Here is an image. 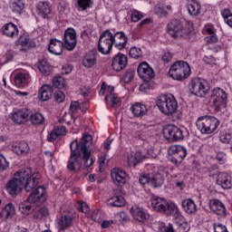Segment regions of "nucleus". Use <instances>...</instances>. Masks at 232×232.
<instances>
[{
  "mask_svg": "<svg viewBox=\"0 0 232 232\" xmlns=\"http://www.w3.org/2000/svg\"><path fill=\"white\" fill-rule=\"evenodd\" d=\"M93 138L90 134H83L81 141L73 140L70 144L71 156L68 160L67 168L70 171H79L82 168H92L95 163V157L92 155V146Z\"/></svg>",
  "mask_w": 232,
  "mask_h": 232,
  "instance_id": "nucleus-1",
  "label": "nucleus"
},
{
  "mask_svg": "<svg viewBox=\"0 0 232 232\" xmlns=\"http://www.w3.org/2000/svg\"><path fill=\"white\" fill-rule=\"evenodd\" d=\"M113 44L117 50H122L124 48V42L121 43L119 40H115L113 37V34L109 30L103 32L99 40L98 44V52L102 53L103 55H108L110 52H111V48H113Z\"/></svg>",
  "mask_w": 232,
  "mask_h": 232,
  "instance_id": "nucleus-2",
  "label": "nucleus"
},
{
  "mask_svg": "<svg viewBox=\"0 0 232 232\" xmlns=\"http://www.w3.org/2000/svg\"><path fill=\"white\" fill-rule=\"evenodd\" d=\"M157 106L163 115H174L179 110V102L173 94H162L157 100Z\"/></svg>",
  "mask_w": 232,
  "mask_h": 232,
  "instance_id": "nucleus-3",
  "label": "nucleus"
},
{
  "mask_svg": "<svg viewBox=\"0 0 232 232\" xmlns=\"http://www.w3.org/2000/svg\"><path fill=\"white\" fill-rule=\"evenodd\" d=\"M20 179L22 186L25 191H34L39 186L41 175L38 172L32 173V169L24 168L20 169Z\"/></svg>",
  "mask_w": 232,
  "mask_h": 232,
  "instance_id": "nucleus-4",
  "label": "nucleus"
},
{
  "mask_svg": "<svg viewBox=\"0 0 232 232\" xmlns=\"http://www.w3.org/2000/svg\"><path fill=\"white\" fill-rule=\"evenodd\" d=\"M196 126L202 135H211L217 131L220 121L214 116H201L197 120Z\"/></svg>",
  "mask_w": 232,
  "mask_h": 232,
  "instance_id": "nucleus-5",
  "label": "nucleus"
},
{
  "mask_svg": "<svg viewBox=\"0 0 232 232\" xmlns=\"http://www.w3.org/2000/svg\"><path fill=\"white\" fill-rule=\"evenodd\" d=\"M151 206L155 211L164 213V215H179L180 213L179 207L175 203L168 202L166 198L153 197Z\"/></svg>",
  "mask_w": 232,
  "mask_h": 232,
  "instance_id": "nucleus-6",
  "label": "nucleus"
},
{
  "mask_svg": "<svg viewBox=\"0 0 232 232\" xmlns=\"http://www.w3.org/2000/svg\"><path fill=\"white\" fill-rule=\"evenodd\" d=\"M169 73L175 81H184L191 75V67L187 62L178 61L170 66Z\"/></svg>",
  "mask_w": 232,
  "mask_h": 232,
  "instance_id": "nucleus-7",
  "label": "nucleus"
},
{
  "mask_svg": "<svg viewBox=\"0 0 232 232\" xmlns=\"http://www.w3.org/2000/svg\"><path fill=\"white\" fill-rule=\"evenodd\" d=\"M189 90L192 95H196V97H206L211 87L209 86V82L206 80L202 79H195L189 84Z\"/></svg>",
  "mask_w": 232,
  "mask_h": 232,
  "instance_id": "nucleus-8",
  "label": "nucleus"
},
{
  "mask_svg": "<svg viewBox=\"0 0 232 232\" xmlns=\"http://www.w3.org/2000/svg\"><path fill=\"white\" fill-rule=\"evenodd\" d=\"M188 155V150L186 147L182 145H173L169 148V160L179 166V164H182V160L186 159Z\"/></svg>",
  "mask_w": 232,
  "mask_h": 232,
  "instance_id": "nucleus-9",
  "label": "nucleus"
},
{
  "mask_svg": "<svg viewBox=\"0 0 232 232\" xmlns=\"http://www.w3.org/2000/svg\"><path fill=\"white\" fill-rule=\"evenodd\" d=\"M227 94L226 91L220 88H215L210 95V102H212L216 111H220L224 110L227 104Z\"/></svg>",
  "mask_w": 232,
  "mask_h": 232,
  "instance_id": "nucleus-10",
  "label": "nucleus"
},
{
  "mask_svg": "<svg viewBox=\"0 0 232 232\" xmlns=\"http://www.w3.org/2000/svg\"><path fill=\"white\" fill-rule=\"evenodd\" d=\"M140 184L142 186H151V188H161L164 185V177L160 173L146 174L143 173L140 176Z\"/></svg>",
  "mask_w": 232,
  "mask_h": 232,
  "instance_id": "nucleus-11",
  "label": "nucleus"
},
{
  "mask_svg": "<svg viewBox=\"0 0 232 232\" xmlns=\"http://www.w3.org/2000/svg\"><path fill=\"white\" fill-rule=\"evenodd\" d=\"M163 135L169 142L182 140L184 139V131L175 125H167L163 128Z\"/></svg>",
  "mask_w": 232,
  "mask_h": 232,
  "instance_id": "nucleus-12",
  "label": "nucleus"
},
{
  "mask_svg": "<svg viewBox=\"0 0 232 232\" xmlns=\"http://www.w3.org/2000/svg\"><path fill=\"white\" fill-rule=\"evenodd\" d=\"M168 33L173 39H180L188 34V31L184 29L182 23L179 20H173L168 24Z\"/></svg>",
  "mask_w": 232,
  "mask_h": 232,
  "instance_id": "nucleus-13",
  "label": "nucleus"
},
{
  "mask_svg": "<svg viewBox=\"0 0 232 232\" xmlns=\"http://www.w3.org/2000/svg\"><path fill=\"white\" fill-rule=\"evenodd\" d=\"M75 219V216L73 213L70 211L63 212L61 217L57 219V227L58 231H66V229H70V227H73V220Z\"/></svg>",
  "mask_w": 232,
  "mask_h": 232,
  "instance_id": "nucleus-14",
  "label": "nucleus"
},
{
  "mask_svg": "<svg viewBox=\"0 0 232 232\" xmlns=\"http://www.w3.org/2000/svg\"><path fill=\"white\" fill-rule=\"evenodd\" d=\"M6 189L9 194L13 195V197L21 193V189H23L21 170H18L14 173V179L6 184Z\"/></svg>",
  "mask_w": 232,
  "mask_h": 232,
  "instance_id": "nucleus-15",
  "label": "nucleus"
},
{
  "mask_svg": "<svg viewBox=\"0 0 232 232\" xmlns=\"http://www.w3.org/2000/svg\"><path fill=\"white\" fill-rule=\"evenodd\" d=\"M137 72L138 75H140V79H142V81L145 82H150V81L155 77L153 68H151V66H150V64L146 62L139 64Z\"/></svg>",
  "mask_w": 232,
  "mask_h": 232,
  "instance_id": "nucleus-16",
  "label": "nucleus"
},
{
  "mask_svg": "<svg viewBox=\"0 0 232 232\" xmlns=\"http://www.w3.org/2000/svg\"><path fill=\"white\" fill-rule=\"evenodd\" d=\"M63 39L66 50L72 52L75 49V46H77V33L75 32V29L70 27L65 30Z\"/></svg>",
  "mask_w": 232,
  "mask_h": 232,
  "instance_id": "nucleus-17",
  "label": "nucleus"
},
{
  "mask_svg": "<svg viewBox=\"0 0 232 232\" xmlns=\"http://www.w3.org/2000/svg\"><path fill=\"white\" fill-rule=\"evenodd\" d=\"M46 200V188L40 186L34 189V191L29 195L28 201L34 204H43Z\"/></svg>",
  "mask_w": 232,
  "mask_h": 232,
  "instance_id": "nucleus-18",
  "label": "nucleus"
},
{
  "mask_svg": "<svg viewBox=\"0 0 232 232\" xmlns=\"http://www.w3.org/2000/svg\"><path fill=\"white\" fill-rule=\"evenodd\" d=\"M111 179L118 186H124L128 182V174L120 168H115L111 172Z\"/></svg>",
  "mask_w": 232,
  "mask_h": 232,
  "instance_id": "nucleus-19",
  "label": "nucleus"
},
{
  "mask_svg": "<svg viewBox=\"0 0 232 232\" xmlns=\"http://www.w3.org/2000/svg\"><path fill=\"white\" fill-rule=\"evenodd\" d=\"M15 45L17 46L18 50H20V52L26 53L28 50H30V48H35L36 44L35 40L34 39H30L25 36H20L15 42Z\"/></svg>",
  "mask_w": 232,
  "mask_h": 232,
  "instance_id": "nucleus-20",
  "label": "nucleus"
},
{
  "mask_svg": "<svg viewBox=\"0 0 232 232\" xmlns=\"http://www.w3.org/2000/svg\"><path fill=\"white\" fill-rule=\"evenodd\" d=\"M13 122L14 124H26L28 121H30V110L28 109H22L18 110L13 114Z\"/></svg>",
  "mask_w": 232,
  "mask_h": 232,
  "instance_id": "nucleus-21",
  "label": "nucleus"
},
{
  "mask_svg": "<svg viewBox=\"0 0 232 232\" xmlns=\"http://www.w3.org/2000/svg\"><path fill=\"white\" fill-rule=\"evenodd\" d=\"M126 64H128V56L122 53H118L113 59H112V69L115 72H121V70H124L126 68Z\"/></svg>",
  "mask_w": 232,
  "mask_h": 232,
  "instance_id": "nucleus-22",
  "label": "nucleus"
},
{
  "mask_svg": "<svg viewBox=\"0 0 232 232\" xmlns=\"http://www.w3.org/2000/svg\"><path fill=\"white\" fill-rule=\"evenodd\" d=\"M38 15L43 19H52V5L48 2H39L37 5Z\"/></svg>",
  "mask_w": 232,
  "mask_h": 232,
  "instance_id": "nucleus-23",
  "label": "nucleus"
},
{
  "mask_svg": "<svg viewBox=\"0 0 232 232\" xmlns=\"http://www.w3.org/2000/svg\"><path fill=\"white\" fill-rule=\"evenodd\" d=\"M64 48V43L63 41L57 40V38H53L50 40L48 51L53 55H63V50Z\"/></svg>",
  "mask_w": 232,
  "mask_h": 232,
  "instance_id": "nucleus-24",
  "label": "nucleus"
},
{
  "mask_svg": "<svg viewBox=\"0 0 232 232\" xmlns=\"http://www.w3.org/2000/svg\"><path fill=\"white\" fill-rule=\"evenodd\" d=\"M130 214L134 220H138V222H146L150 218V214L140 207H132L130 208Z\"/></svg>",
  "mask_w": 232,
  "mask_h": 232,
  "instance_id": "nucleus-25",
  "label": "nucleus"
},
{
  "mask_svg": "<svg viewBox=\"0 0 232 232\" xmlns=\"http://www.w3.org/2000/svg\"><path fill=\"white\" fill-rule=\"evenodd\" d=\"M12 150L16 155H28L30 153V145L24 140L14 142L12 145Z\"/></svg>",
  "mask_w": 232,
  "mask_h": 232,
  "instance_id": "nucleus-26",
  "label": "nucleus"
},
{
  "mask_svg": "<svg viewBox=\"0 0 232 232\" xmlns=\"http://www.w3.org/2000/svg\"><path fill=\"white\" fill-rule=\"evenodd\" d=\"M217 184L221 186L223 189H231L232 179L231 176L226 172H221L217 177Z\"/></svg>",
  "mask_w": 232,
  "mask_h": 232,
  "instance_id": "nucleus-27",
  "label": "nucleus"
},
{
  "mask_svg": "<svg viewBox=\"0 0 232 232\" xmlns=\"http://www.w3.org/2000/svg\"><path fill=\"white\" fill-rule=\"evenodd\" d=\"M1 30L3 35H5V37L14 38L19 35V28L14 23L5 24Z\"/></svg>",
  "mask_w": 232,
  "mask_h": 232,
  "instance_id": "nucleus-28",
  "label": "nucleus"
},
{
  "mask_svg": "<svg viewBox=\"0 0 232 232\" xmlns=\"http://www.w3.org/2000/svg\"><path fill=\"white\" fill-rule=\"evenodd\" d=\"M53 94V88L52 85L44 84L43 85L38 92V99L42 102L50 101L52 95Z\"/></svg>",
  "mask_w": 232,
  "mask_h": 232,
  "instance_id": "nucleus-29",
  "label": "nucleus"
},
{
  "mask_svg": "<svg viewBox=\"0 0 232 232\" xmlns=\"http://www.w3.org/2000/svg\"><path fill=\"white\" fill-rule=\"evenodd\" d=\"M130 111L134 117L140 119V118L144 117V115H148V107H146L145 104L137 102L131 106Z\"/></svg>",
  "mask_w": 232,
  "mask_h": 232,
  "instance_id": "nucleus-30",
  "label": "nucleus"
},
{
  "mask_svg": "<svg viewBox=\"0 0 232 232\" xmlns=\"http://www.w3.org/2000/svg\"><path fill=\"white\" fill-rule=\"evenodd\" d=\"M14 82L17 88H24L30 82V74L25 72H17L14 75Z\"/></svg>",
  "mask_w": 232,
  "mask_h": 232,
  "instance_id": "nucleus-31",
  "label": "nucleus"
},
{
  "mask_svg": "<svg viewBox=\"0 0 232 232\" xmlns=\"http://www.w3.org/2000/svg\"><path fill=\"white\" fill-rule=\"evenodd\" d=\"M210 209L216 215H219L220 217L226 216V207L224 206L223 203L220 202L218 199H212L210 200Z\"/></svg>",
  "mask_w": 232,
  "mask_h": 232,
  "instance_id": "nucleus-32",
  "label": "nucleus"
},
{
  "mask_svg": "<svg viewBox=\"0 0 232 232\" xmlns=\"http://www.w3.org/2000/svg\"><path fill=\"white\" fill-rule=\"evenodd\" d=\"M107 206L110 208H122L126 206V199L122 196H114L107 200Z\"/></svg>",
  "mask_w": 232,
  "mask_h": 232,
  "instance_id": "nucleus-33",
  "label": "nucleus"
},
{
  "mask_svg": "<svg viewBox=\"0 0 232 232\" xmlns=\"http://www.w3.org/2000/svg\"><path fill=\"white\" fill-rule=\"evenodd\" d=\"M182 208L186 213L188 215H193L197 213V205L195 201L191 198H187L182 201Z\"/></svg>",
  "mask_w": 232,
  "mask_h": 232,
  "instance_id": "nucleus-34",
  "label": "nucleus"
},
{
  "mask_svg": "<svg viewBox=\"0 0 232 232\" xmlns=\"http://www.w3.org/2000/svg\"><path fill=\"white\" fill-rule=\"evenodd\" d=\"M95 64H97V59L95 58L93 52H90L83 57L82 65L85 68H92Z\"/></svg>",
  "mask_w": 232,
  "mask_h": 232,
  "instance_id": "nucleus-35",
  "label": "nucleus"
},
{
  "mask_svg": "<svg viewBox=\"0 0 232 232\" xmlns=\"http://www.w3.org/2000/svg\"><path fill=\"white\" fill-rule=\"evenodd\" d=\"M29 119L34 126H41V124H44L45 122L44 115L41 112L32 113V111H30Z\"/></svg>",
  "mask_w": 232,
  "mask_h": 232,
  "instance_id": "nucleus-36",
  "label": "nucleus"
},
{
  "mask_svg": "<svg viewBox=\"0 0 232 232\" xmlns=\"http://www.w3.org/2000/svg\"><path fill=\"white\" fill-rule=\"evenodd\" d=\"M144 159V156H142V153L136 152L134 154H130L128 156L127 162L130 166V168H135Z\"/></svg>",
  "mask_w": 232,
  "mask_h": 232,
  "instance_id": "nucleus-37",
  "label": "nucleus"
},
{
  "mask_svg": "<svg viewBox=\"0 0 232 232\" xmlns=\"http://www.w3.org/2000/svg\"><path fill=\"white\" fill-rule=\"evenodd\" d=\"M10 8L14 14H21L24 10L23 0H10Z\"/></svg>",
  "mask_w": 232,
  "mask_h": 232,
  "instance_id": "nucleus-38",
  "label": "nucleus"
},
{
  "mask_svg": "<svg viewBox=\"0 0 232 232\" xmlns=\"http://www.w3.org/2000/svg\"><path fill=\"white\" fill-rule=\"evenodd\" d=\"M188 8L190 15H198V14H200L202 6L200 5V3L197 2L196 0H192L188 4Z\"/></svg>",
  "mask_w": 232,
  "mask_h": 232,
  "instance_id": "nucleus-39",
  "label": "nucleus"
},
{
  "mask_svg": "<svg viewBox=\"0 0 232 232\" xmlns=\"http://www.w3.org/2000/svg\"><path fill=\"white\" fill-rule=\"evenodd\" d=\"M131 137L134 139H140V140H146L148 139V129L143 128L138 130H132L130 132Z\"/></svg>",
  "mask_w": 232,
  "mask_h": 232,
  "instance_id": "nucleus-40",
  "label": "nucleus"
},
{
  "mask_svg": "<svg viewBox=\"0 0 232 232\" xmlns=\"http://www.w3.org/2000/svg\"><path fill=\"white\" fill-rule=\"evenodd\" d=\"M3 217L5 218H12L15 215V207L12 203H8L2 211Z\"/></svg>",
  "mask_w": 232,
  "mask_h": 232,
  "instance_id": "nucleus-41",
  "label": "nucleus"
},
{
  "mask_svg": "<svg viewBox=\"0 0 232 232\" xmlns=\"http://www.w3.org/2000/svg\"><path fill=\"white\" fill-rule=\"evenodd\" d=\"M32 204H34V202H29L28 199L25 202H22L19 205V211H21L23 215H30V213L34 211V207H32Z\"/></svg>",
  "mask_w": 232,
  "mask_h": 232,
  "instance_id": "nucleus-42",
  "label": "nucleus"
},
{
  "mask_svg": "<svg viewBox=\"0 0 232 232\" xmlns=\"http://www.w3.org/2000/svg\"><path fill=\"white\" fill-rule=\"evenodd\" d=\"M105 102H109L111 106L115 108V106H118L121 102V98L117 93L115 94H106L105 96Z\"/></svg>",
  "mask_w": 232,
  "mask_h": 232,
  "instance_id": "nucleus-43",
  "label": "nucleus"
},
{
  "mask_svg": "<svg viewBox=\"0 0 232 232\" xmlns=\"http://www.w3.org/2000/svg\"><path fill=\"white\" fill-rule=\"evenodd\" d=\"M49 215L50 213L46 207H43L34 213V218H35L36 220H43L46 218Z\"/></svg>",
  "mask_w": 232,
  "mask_h": 232,
  "instance_id": "nucleus-44",
  "label": "nucleus"
},
{
  "mask_svg": "<svg viewBox=\"0 0 232 232\" xmlns=\"http://www.w3.org/2000/svg\"><path fill=\"white\" fill-rule=\"evenodd\" d=\"M38 70H40L44 75H50V73L52 72V66L48 64V62L46 60H42L39 63Z\"/></svg>",
  "mask_w": 232,
  "mask_h": 232,
  "instance_id": "nucleus-45",
  "label": "nucleus"
},
{
  "mask_svg": "<svg viewBox=\"0 0 232 232\" xmlns=\"http://www.w3.org/2000/svg\"><path fill=\"white\" fill-rule=\"evenodd\" d=\"M114 41H119V43H124V45L122 47V50L128 46V36H126V34L124 32H117L113 34Z\"/></svg>",
  "mask_w": 232,
  "mask_h": 232,
  "instance_id": "nucleus-46",
  "label": "nucleus"
},
{
  "mask_svg": "<svg viewBox=\"0 0 232 232\" xmlns=\"http://www.w3.org/2000/svg\"><path fill=\"white\" fill-rule=\"evenodd\" d=\"M53 86L58 90H63V88H66V81L61 76H56L53 79Z\"/></svg>",
  "mask_w": 232,
  "mask_h": 232,
  "instance_id": "nucleus-47",
  "label": "nucleus"
},
{
  "mask_svg": "<svg viewBox=\"0 0 232 232\" xmlns=\"http://www.w3.org/2000/svg\"><path fill=\"white\" fill-rule=\"evenodd\" d=\"M219 140L224 144H229L232 140V133L226 130H221L219 133Z\"/></svg>",
  "mask_w": 232,
  "mask_h": 232,
  "instance_id": "nucleus-48",
  "label": "nucleus"
},
{
  "mask_svg": "<svg viewBox=\"0 0 232 232\" xmlns=\"http://www.w3.org/2000/svg\"><path fill=\"white\" fill-rule=\"evenodd\" d=\"M221 15L224 18L225 23L227 24L228 26H230V28H232V14H231V11H229V9H225V10L221 11Z\"/></svg>",
  "mask_w": 232,
  "mask_h": 232,
  "instance_id": "nucleus-49",
  "label": "nucleus"
},
{
  "mask_svg": "<svg viewBox=\"0 0 232 232\" xmlns=\"http://www.w3.org/2000/svg\"><path fill=\"white\" fill-rule=\"evenodd\" d=\"M129 55L132 59H140L142 58V50L139 47H132L130 50Z\"/></svg>",
  "mask_w": 232,
  "mask_h": 232,
  "instance_id": "nucleus-50",
  "label": "nucleus"
},
{
  "mask_svg": "<svg viewBox=\"0 0 232 232\" xmlns=\"http://www.w3.org/2000/svg\"><path fill=\"white\" fill-rule=\"evenodd\" d=\"M14 61V51H7L0 59L1 64H6Z\"/></svg>",
  "mask_w": 232,
  "mask_h": 232,
  "instance_id": "nucleus-51",
  "label": "nucleus"
},
{
  "mask_svg": "<svg viewBox=\"0 0 232 232\" xmlns=\"http://www.w3.org/2000/svg\"><path fill=\"white\" fill-rule=\"evenodd\" d=\"M135 77V71L134 70H128L125 72V73L122 76V81L128 84L133 81V78Z\"/></svg>",
  "mask_w": 232,
  "mask_h": 232,
  "instance_id": "nucleus-52",
  "label": "nucleus"
},
{
  "mask_svg": "<svg viewBox=\"0 0 232 232\" xmlns=\"http://www.w3.org/2000/svg\"><path fill=\"white\" fill-rule=\"evenodd\" d=\"M154 12L160 17H166V15H168V10H166V6L164 5H156L154 7Z\"/></svg>",
  "mask_w": 232,
  "mask_h": 232,
  "instance_id": "nucleus-53",
  "label": "nucleus"
},
{
  "mask_svg": "<svg viewBox=\"0 0 232 232\" xmlns=\"http://www.w3.org/2000/svg\"><path fill=\"white\" fill-rule=\"evenodd\" d=\"M77 5L81 10H88L92 5V0H77Z\"/></svg>",
  "mask_w": 232,
  "mask_h": 232,
  "instance_id": "nucleus-54",
  "label": "nucleus"
},
{
  "mask_svg": "<svg viewBox=\"0 0 232 232\" xmlns=\"http://www.w3.org/2000/svg\"><path fill=\"white\" fill-rule=\"evenodd\" d=\"M216 159L219 164H226V162H227V154L224 151H218Z\"/></svg>",
  "mask_w": 232,
  "mask_h": 232,
  "instance_id": "nucleus-55",
  "label": "nucleus"
},
{
  "mask_svg": "<svg viewBox=\"0 0 232 232\" xmlns=\"http://www.w3.org/2000/svg\"><path fill=\"white\" fill-rule=\"evenodd\" d=\"M55 102L61 104V102H64V100L66 99V95H64V92L62 91H58L54 94Z\"/></svg>",
  "mask_w": 232,
  "mask_h": 232,
  "instance_id": "nucleus-56",
  "label": "nucleus"
},
{
  "mask_svg": "<svg viewBox=\"0 0 232 232\" xmlns=\"http://www.w3.org/2000/svg\"><path fill=\"white\" fill-rule=\"evenodd\" d=\"M142 17H144V15H142V14H140V12L133 11L131 14L130 19H131L132 23H139V21H140V19H142Z\"/></svg>",
  "mask_w": 232,
  "mask_h": 232,
  "instance_id": "nucleus-57",
  "label": "nucleus"
},
{
  "mask_svg": "<svg viewBox=\"0 0 232 232\" xmlns=\"http://www.w3.org/2000/svg\"><path fill=\"white\" fill-rule=\"evenodd\" d=\"M5 169H8V161H6V159L0 154V171H5Z\"/></svg>",
  "mask_w": 232,
  "mask_h": 232,
  "instance_id": "nucleus-58",
  "label": "nucleus"
},
{
  "mask_svg": "<svg viewBox=\"0 0 232 232\" xmlns=\"http://www.w3.org/2000/svg\"><path fill=\"white\" fill-rule=\"evenodd\" d=\"M72 70H73V66L70 65L69 63H65L62 66V73L63 75H68L71 73Z\"/></svg>",
  "mask_w": 232,
  "mask_h": 232,
  "instance_id": "nucleus-59",
  "label": "nucleus"
},
{
  "mask_svg": "<svg viewBox=\"0 0 232 232\" xmlns=\"http://www.w3.org/2000/svg\"><path fill=\"white\" fill-rule=\"evenodd\" d=\"M101 217H102V214H101V211H99V210L92 211V213L91 215V218L94 222H101Z\"/></svg>",
  "mask_w": 232,
  "mask_h": 232,
  "instance_id": "nucleus-60",
  "label": "nucleus"
},
{
  "mask_svg": "<svg viewBox=\"0 0 232 232\" xmlns=\"http://www.w3.org/2000/svg\"><path fill=\"white\" fill-rule=\"evenodd\" d=\"M53 130L54 132H56V135H58V137L66 135V127L64 126L57 127V129H54Z\"/></svg>",
  "mask_w": 232,
  "mask_h": 232,
  "instance_id": "nucleus-61",
  "label": "nucleus"
},
{
  "mask_svg": "<svg viewBox=\"0 0 232 232\" xmlns=\"http://www.w3.org/2000/svg\"><path fill=\"white\" fill-rule=\"evenodd\" d=\"M173 59V54L169 52H166L162 56L163 63H169Z\"/></svg>",
  "mask_w": 232,
  "mask_h": 232,
  "instance_id": "nucleus-62",
  "label": "nucleus"
},
{
  "mask_svg": "<svg viewBox=\"0 0 232 232\" xmlns=\"http://www.w3.org/2000/svg\"><path fill=\"white\" fill-rule=\"evenodd\" d=\"M214 232H228V231L226 226L218 224L214 226Z\"/></svg>",
  "mask_w": 232,
  "mask_h": 232,
  "instance_id": "nucleus-63",
  "label": "nucleus"
},
{
  "mask_svg": "<svg viewBox=\"0 0 232 232\" xmlns=\"http://www.w3.org/2000/svg\"><path fill=\"white\" fill-rule=\"evenodd\" d=\"M218 41V37L215 34H210L209 36L206 37V42L207 43L214 44V43H217Z\"/></svg>",
  "mask_w": 232,
  "mask_h": 232,
  "instance_id": "nucleus-64",
  "label": "nucleus"
}]
</instances>
